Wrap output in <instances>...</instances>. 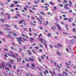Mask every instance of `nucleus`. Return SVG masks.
<instances>
[{
  "label": "nucleus",
  "instance_id": "nucleus-1",
  "mask_svg": "<svg viewBox=\"0 0 76 76\" xmlns=\"http://www.w3.org/2000/svg\"><path fill=\"white\" fill-rule=\"evenodd\" d=\"M16 39L18 40V42L20 45L22 44V43L21 42H23V40L22 39V38L21 37H19L18 38L16 37Z\"/></svg>",
  "mask_w": 76,
  "mask_h": 76
},
{
  "label": "nucleus",
  "instance_id": "nucleus-2",
  "mask_svg": "<svg viewBox=\"0 0 76 76\" xmlns=\"http://www.w3.org/2000/svg\"><path fill=\"white\" fill-rule=\"evenodd\" d=\"M62 75H64V74L65 76H67L68 75V73L65 71H63L62 72Z\"/></svg>",
  "mask_w": 76,
  "mask_h": 76
},
{
  "label": "nucleus",
  "instance_id": "nucleus-3",
  "mask_svg": "<svg viewBox=\"0 0 76 76\" xmlns=\"http://www.w3.org/2000/svg\"><path fill=\"white\" fill-rule=\"evenodd\" d=\"M28 60L30 61H31V62H33V61L34 60V58H28Z\"/></svg>",
  "mask_w": 76,
  "mask_h": 76
},
{
  "label": "nucleus",
  "instance_id": "nucleus-4",
  "mask_svg": "<svg viewBox=\"0 0 76 76\" xmlns=\"http://www.w3.org/2000/svg\"><path fill=\"white\" fill-rule=\"evenodd\" d=\"M7 65H8L10 67V69H12V66L10 64V63H8V64H7Z\"/></svg>",
  "mask_w": 76,
  "mask_h": 76
},
{
  "label": "nucleus",
  "instance_id": "nucleus-5",
  "mask_svg": "<svg viewBox=\"0 0 76 76\" xmlns=\"http://www.w3.org/2000/svg\"><path fill=\"white\" fill-rule=\"evenodd\" d=\"M48 23H49L48 22V21H46V23H44V26H47V25H48Z\"/></svg>",
  "mask_w": 76,
  "mask_h": 76
},
{
  "label": "nucleus",
  "instance_id": "nucleus-6",
  "mask_svg": "<svg viewBox=\"0 0 76 76\" xmlns=\"http://www.w3.org/2000/svg\"><path fill=\"white\" fill-rule=\"evenodd\" d=\"M37 20L39 21V22L40 23V24H41V25H42V21H41V20H40L39 19H38V18H37Z\"/></svg>",
  "mask_w": 76,
  "mask_h": 76
},
{
  "label": "nucleus",
  "instance_id": "nucleus-7",
  "mask_svg": "<svg viewBox=\"0 0 76 76\" xmlns=\"http://www.w3.org/2000/svg\"><path fill=\"white\" fill-rule=\"evenodd\" d=\"M45 57V54H43V56H41V58L42 60H44V58Z\"/></svg>",
  "mask_w": 76,
  "mask_h": 76
},
{
  "label": "nucleus",
  "instance_id": "nucleus-8",
  "mask_svg": "<svg viewBox=\"0 0 76 76\" xmlns=\"http://www.w3.org/2000/svg\"><path fill=\"white\" fill-rule=\"evenodd\" d=\"M73 20V18H69L68 19V21L69 22H72V20Z\"/></svg>",
  "mask_w": 76,
  "mask_h": 76
},
{
  "label": "nucleus",
  "instance_id": "nucleus-9",
  "mask_svg": "<svg viewBox=\"0 0 76 76\" xmlns=\"http://www.w3.org/2000/svg\"><path fill=\"white\" fill-rule=\"evenodd\" d=\"M65 28H66V30L69 31V29L68 28V25H65Z\"/></svg>",
  "mask_w": 76,
  "mask_h": 76
},
{
  "label": "nucleus",
  "instance_id": "nucleus-10",
  "mask_svg": "<svg viewBox=\"0 0 76 76\" xmlns=\"http://www.w3.org/2000/svg\"><path fill=\"white\" fill-rule=\"evenodd\" d=\"M27 51L28 53V55H29V56H31V55H32V53H31L30 50H28Z\"/></svg>",
  "mask_w": 76,
  "mask_h": 76
},
{
  "label": "nucleus",
  "instance_id": "nucleus-11",
  "mask_svg": "<svg viewBox=\"0 0 76 76\" xmlns=\"http://www.w3.org/2000/svg\"><path fill=\"white\" fill-rule=\"evenodd\" d=\"M51 29H53V30H54V29H55V30H56V27H55L54 26H52L51 27Z\"/></svg>",
  "mask_w": 76,
  "mask_h": 76
},
{
  "label": "nucleus",
  "instance_id": "nucleus-12",
  "mask_svg": "<svg viewBox=\"0 0 76 76\" xmlns=\"http://www.w3.org/2000/svg\"><path fill=\"white\" fill-rule=\"evenodd\" d=\"M64 8L65 9H67V10H70V8L66 6H64Z\"/></svg>",
  "mask_w": 76,
  "mask_h": 76
},
{
  "label": "nucleus",
  "instance_id": "nucleus-13",
  "mask_svg": "<svg viewBox=\"0 0 76 76\" xmlns=\"http://www.w3.org/2000/svg\"><path fill=\"white\" fill-rule=\"evenodd\" d=\"M30 41L31 42H33V41H34V39H33V38H32V37H30Z\"/></svg>",
  "mask_w": 76,
  "mask_h": 76
},
{
  "label": "nucleus",
  "instance_id": "nucleus-14",
  "mask_svg": "<svg viewBox=\"0 0 76 76\" xmlns=\"http://www.w3.org/2000/svg\"><path fill=\"white\" fill-rule=\"evenodd\" d=\"M17 60L18 62H20V61H21V58H17Z\"/></svg>",
  "mask_w": 76,
  "mask_h": 76
},
{
  "label": "nucleus",
  "instance_id": "nucleus-15",
  "mask_svg": "<svg viewBox=\"0 0 76 76\" xmlns=\"http://www.w3.org/2000/svg\"><path fill=\"white\" fill-rule=\"evenodd\" d=\"M15 4H12L10 5V7H15Z\"/></svg>",
  "mask_w": 76,
  "mask_h": 76
},
{
  "label": "nucleus",
  "instance_id": "nucleus-16",
  "mask_svg": "<svg viewBox=\"0 0 76 76\" xmlns=\"http://www.w3.org/2000/svg\"><path fill=\"white\" fill-rule=\"evenodd\" d=\"M44 45L45 47V48H47V50H48V48H47V43H44Z\"/></svg>",
  "mask_w": 76,
  "mask_h": 76
},
{
  "label": "nucleus",
  "instance_id": "nucleus-17",
  "mask_svg": "<svg viewBox=\"0 0 76 76\" xmlns=\"http://www.w3.org/2000/svg\"><path fill=\"white\" fill-rule=\"evenodd\" d=\"M49 3L50 4H53V5H55V3L52 1L49 2Z\"/></svg>",
  "mask_w": 76,
  "mask_h": 76
},
{
  "label": "nucleus",
  "instance_id": "nucleus-18",
  "mask_svg": "<svg viewBox=\"0 0 76 76\" xmlns=\"http://www.w3.org/2000/svg\"><path fill=\"white\" fill-rule=\"evenodd\" d=\"M52 72L53 73H53L52 74V76H54V75H56V74L55 72H54L53 71Z\"/></svg>",
  "mask_w": 76,
  "mask_h": 76
},
{
  "label": "nucleus",
  "instance_id": "nucleus-19",
  "mask_svg": "<svg viewBox=\"0 0 76 76\" xmlns=\"http://www.w3.org/2000/svg\"><path fill=\"white\" fill-rule=\"evenodd\" d=\"M4 30H5V31H10V29H9L7 28H4Z\"/></svg>",
  "mask_w": 76,
  "mask_h": 76
},
{
  "label": "nucleus",
  "instance_id": "nucleus-20",
  "mask_svg": "<svg viewBox=\"0 0 76 76\" xmlns=\"http://www.w3.org/2000/svg\"><path fill=\"white\" fill-rule=\"evenodd\" d=\"M67 3V1L65 0H64L62 2V3H63L64 4H66V3Z\"/></svg>",
  "mask_w": 76,
  "mask_h": 76
},
{
  "label": "nucleus",
  "instance_id": "nucleus-21",
  "mask_svg": "<svg viewBox=\"0 0 76 76\" xmlns=\"http://www.w3.org/2000/svg\"><path fill=\"white\" fill-rule=\"evenodd\" d=\"M40 14H41V15H43L44 16H45V14L44 13V12H40Z\"/></svg>",
  "mask_w": 76,
  "mask_h": 76
},
{
  "label": "nucleus",
  "instance_id": "nucleus-22",
  "mask_svg": "<svg viewBox=\"0 0 76 76\" xmlns=\"http://www.w3.org/2000/svg\"><path fill=\"white\" fill-rule=\"evenodd\" d=\"M72 31H73V32H76V28H73L72 29Z\"/></svg>",
  "mask_w": 76,
  "mask_h": 76
},
{
  "label": "nucleus",
  "instance_id": "nucleus-23",
  "mask_svg": "<svg viewBox=\"0 0 76 76\" xmlns=\"http://www.w3.org/2000/svg\"><path fill=\"white\" fill-rule=\"evenodd\" d=\"M45 9L46 10H48V7H47V6H45Z\"/></svg>",
  "mask_w": 76,
  "mask_h": 76
},
{
  "label": "nucleus",
  "instance_id": "nucleus-24",
  "mask_svg": "<svg viewBox=\"0 0 76 76\" xmlns=\"http://www.w3.org/2000/svg\"><path fill=\"white\" fill-rule=\"evenodd\" d=\"M39 1H34V3H35V4H38V3H39Z\"/></svg>",
  "mask_w": 76,
  "mask_h": 76
},
{
  "label": "nucleus",
  "instance_id": "nucleus-25",
  "mask_svg": "<svg viewBox=\"0 0 76 76\" xmlns=\"http://www.w3.org/2000/svg\"><path fill=\"white\" fill-rule=\"evenodd\" d=\"M63 34H64V35H68V34H69V33L64 32H63Z\"/></svg>",
  "mask_w": 76,
  "mask_h": 76
},
{
  "label": "nucleus",
  "instance_id": "nucleus-26",
  "mask_svg": "<svg viewBox=\"0 0 76 76\" xmlns=\"http://www.w3.org/2000/svg\"><path fill=\"white\" fill-rule=\"evenodd\" d=\"M40 41L42 44H44V43L43 42H42V41H43V39L42 38H40Z\"/></svg>",
  "mask_w": 76,
  "mask_h": 76
},
{
  "label": "nucleus",
  "instance_id": "nucleus-27",
  "mask_svg": "<svg viewBox=\"0 0 76 76\" xmlns=\"http://www.w3.org/2000/svg\"><path fill=\"white\" fill-rule=\"evenodd\" d=\"M72 25L73 26H76V24L74 23H72Z\"/></svg>",
  "mask_w": 76,
  "mask_h": 76
},
{
  "label": "nucleus",
  "instance_id": "nucleus-28",
  "mask_svg": "<svg viewBox=\"0 0 76 76\" xmlns=\"http://www.w3.org/2000/svg\"><path fill=\"white\" fill-rule=\"evenodd\" d=\"M5 26H7V27H11V26H10L8 24H5Z\"/></svg>",
  "mask_w": 76,
  "mask_h": 76
},
{
  "label": "nucleus",
  "instance_id": "nucleus-29",
  "mask_svg": "<svg viewBox=\"0 0 76 76\" xmlns=\"http://www.w3.org/2000/svg\"><path fill=\"white\" fill-rule=\"evenodd\" d=\"M31 65H32V66L33 67H35V65L33 63L31 64Z\"/></svg>",
  "mask_w": 76,
  "mask_h": 76
},
{
  "label": "nucleus",
  "instance_id": "nucleus-30",
  "mask_svg": "<svg viewBox=\"0 0 76 76\" xmlns=\"http://www.w3.org/2000/svg\"><path fill=\"white\" fill-rule=\"evenodd\" d=\"M66 50L67 52L68 53H70V51H69L67 48H66Z\"/></svg>",
  "mask_w": 76,
  "mask_h": 76
},
{
  "label": "nucleus",
  "instance_id": "nucleus-31",
  "mask_svg": "<svg viewBox=\"0 0 76 76\" xmlns=\"http://www.w3.org/2000/svg\"><path fill=\"white\" fill-rule=\"evenodd\" d=\"M54 46L55 48H57L59 49V47L58 46H57V45H54Z\"/></svg>",
  "mask_w": 76,
  "mask_h": 76
},
{
  "label": "nucleus",
  "instance_id": "nucleus-32",
  "mask_svg": "<svg viewBox=\"0 0 76 76\" xmlns=\"http://www.w3.org/2000/svg\"><path fill=\"white\" fill-rule=\"evenodd\" d=\"M23 21H20L18 23V24H21L22 23Z\"/></svg>",
  "mask_w": 76,
  "mask_h": 76
},
{
  "label": "nucleus",
  "instance_id": "nucleus-33",
  "mask_svg": "<svg viewBox=\"0 0 76 76\" xmlns=\"http://www.w3.org/2000/svg\"><path fill=\"white\" fill-rule=\"evenodd\" d=\"M30 24H31V25H33V26H35V24L34 23H30Z\"/></svg>",
  "mask_w": 76,
  "mask_h": 76
},
{
  "label": "nucleus",
  "instance_id": "nucleus-34",
  "mask_svg": "<svg viewBox=\"0 0 76 76\" xmlns=\"http://www.w3.org/2000/svg\"><path fill=\"white\" fill-rule=\"evenodd\" d=\"M58 28L59 29L60 31H61V27H60V26H59L58 27Z\"/></svg>",
  "mask_w": 76,
  "mask_h": 76
},
{
  "label": "nucleus",
  "instance_id": "nucleus-35",
  "mask_svg": "<svg viewBox=\"0 0 76 76\" xmlns=\"http://www.w3.org/2000/svg\"><path fill=\"white\" fill-rule=\"evenodd\" d=\"M14 4H17L18 3V2L17 1H15L14 2Z\"/></svg>",
  "mask_w": 76,
  "mask_h": 76
},
{
  "label": "nucleus",
  "instance_id": "nucleus-36",
  "mask_svg": "<svg viewBox=\"0 0 76 76\" xmlns=\"http://www.w3.org/2000/svg\"><path fill=\"white\" fill-rule=\"evenodd\" d=\"M29 12H30V13H32L33 14L34 13V12H33V11H32V10H29Z\"/></svg>",
  "mask_w": 76,
  "mask_h": 76
},
{
  "label": "nucleus",
  "instance_id": "nucleus-37",
  "mask_svg": "<svg viewBox=\"0 0 76 76\" xmlns=\"http://www.w3.org/2000/svg\"><path fill=\"white\" fill-rule=\"evenodd\" d=\"M64 20H68V18H64Z\"/></svg>",
  "mask_w": 76,
  "mask_h": 76
},
{
  "label": "nucleus",
  "instance_id": "nucleus-38",
  "mask_svg": "<svg viewBox=\"0 0 76 76\" xmlns=\"http://www.w3.org/2000/svg\"><path fill=\"white\" fill-rule=\"evenodd\" d=\"M38 61H39V62H41L42 61H41V58H38Z\"/></svg>",
  "mask_w": 76,
  "mask_h": 76
},
{
  "label": "nucleus",
  "instance_id": "nucleus-39",
  "mask_svg": "<svg viewBox=\"0 0 76 76\" xmlns=\"http://www.w3.org/2000/svg\"><path fill=\"white\" fill-rule=\"evenodd\" d=\"M25 59L26 61H29V60L26 58V57H25Z\"/></svg>",
  "mask_w": 76,
  "mask_h": 76
},
{
  "label": "nucleus",
  "instance_id": "nucleus-40",
  "mask_svg": "<svg viewBox=\"0 0 76 76\" xmlns=\"http://www.w3.org/2000/svg\"><path fill=\"white\" fill-rule=\"evenodd\" d=\"M0 14H1V15L2 16H4V12H1L0 13Z\"/></svg>",
  "mask_w": 76,
  "mask_h": 76
},
{
  "label": "nucleus",
  "instance_id": "nucleus-41",
  "mask_svg": "<svg viewBox=\"0 0 76 76\" xmlns=\"http://www.w3.org/2000/svg\"><path fill=\"white\" fill-rule=\"evenodd\" d=\"M31 76V74L30 73H27L26 74V76Z\"/></svg>",
  "mask_w": 76,
  "mask_h": 76
},
{
  "label": "nucleus",
  "instance_id": "nucleus-42",
  "mask_svg": "<svg viewBox=\"0 0 76 76\" xmlns=\"http://www.w3.org/2000/svg\"><path fill=\"white\" fill-rule=\"evenodd\" d=\"M39 17L41 19V20H43V18H42V16H39Z\"/></svg>",
  "mask_w": 76,
  "mask_h": 76
},
{
  "label": "nucleus",
  "instance_id": "nucleus-43",
  "mask_svg": "<svg viewBox=\"0 0 76 76\" xmlns=\"http://www.w3.org/2000/svg\"><path fill=\"white\" fill-rule=\"evenodd\" d=\"M39 28L41 30H42V29H43V28H42V27H39Z\"/></svg>",
  "mask_w": 76,
  "mask_h": 76
},
{
  "label": "nucleus",
  "instance_id": "nucleus-44",
  "mask_svg": "<svg viewBox=\"0 0 76 76\" xmlns=\"http://www.w3.org/2000/svg\"><path fill=\"white\" fill-rule=\"evenodd\" d=\"M50 63L51 64L53 63H54V61L51 60H50Z\"/></svg>",
  "mask_w": 76,
  "mask_h": 76
},
{
  "label": "nucleus",
  "instance_id": "nucleus-45",
  "mask_svg": "<svg viewBox=\"0 0 76 76\" xmlns=\"http://www.w3.org/2000/svg\"><path fill=\"white\" fill-rule=\"evenodd\" d=\"M12 57H14V58H16V56L15 55H13V54H12Z\"/></svg>",
  "mask_w": 76,
  "mask_h": 76
},
{
  "label": "nucleus",
  "instance_id": "nucleus-46",
  "mask_svg": "<svg viewBox=\"0 0 76 76\" xmlns=\"http://www.w3.org/2000/svg\"><path fill=\"white\" fill-rule=\"evenodd\" d=\"M57 45L59 46V47H62V45H61L60 44H57Z\"/></svg>",
  "mask_w": 76,
  "mask_h": 76
},
{
  "label": "nucleus",
  "instance_id": "nucleus-47",
  "mask_svg": "<svg viewBox=\"0 0 76 76\" xmlns=\"http://www.w3.org/2000/svg\"><path fill=\"white\" fill-rule=\"evenodd\" d=\"M7 55H8V56H10V57H12V55H10V54L9 53H7Z\"/></svg>",
  "mask_w": 76,
  "mask_h": 76
},
{
  "label": "nucleus",
  "instance_id": "nucleus-48",
  "mask_svg": "<svg viewBox=\"0 0 76 76\" xmlns=\"http://www.w3.org/2000/svg\"><path fill=\"white\" fill-rule=\"evenodd\" d=\"M16 15H17L18 17H20V14H17Z\"/></svg>",
  "mask_w": 76,
  "mask_h": 76
},
{
  "label": "nucleus",
  "instance_id": "nucleus-49",
  "mask_svg": "<svg viewBox=\"0 0 76 76\" xmlns=\"http://www.w3.org/2000/svg\"><path fill=\"white\" fill-rule=\"evenodd\" d=\"M47 35H48V37H50V36H51V34L50 33H49Z\"/></svg>",
  "mask_w": 76,
  "mask_h": 76
},
{
  "label": "nucleus",
  "instance_id": "nucleus-50",
  "mask_svg": "<svg viewBox=\"0 0 76 76\" xmlns=\"http://www.w3.org/2000/svg\"><path fill=\"white\" fill-rule=\"evenodd\" d=\"M55 25L56 26L58 27V26H59V24H58L57 23H55Z\"/></svg>",
  "mask_w": 76,
  "mask_h": 76
},
{
  "label": "nucleus",
  "instance_id": "nucleus-51",
  "mask_svg": "<svg viewBox=\"0 0 76 76\" xmlns=\"http://www.w3.org/2000/svg\"><path fill=\"white\" fill-rule=\"evenodd\" d=\"M24 10H25L26 11H27L28 10H27V9L25 7H24Z\"/></svg>",
  "mask_w": 76,
  "mask_h": 76
},
{
  "label": "nucleus",
  "instance_id": "nucleus-52",
  "mask_svg": "<svg viewBox=\"0 0 76 76\" xmlns=\"http://www.w3.org/2000/svg\"><path fill=\"white\" fill-rule=\"evenodd\" d=\"M6 15H7V16H10V15L9 13H6Z\"/></svg>",
  "mask_w": 76,
  "mask_h": 76
},
{
  "label": "nucleus",
  "instance_id": "nucleus-53",
  "mask_svg": "<svg viewBox=\"0 0 76 76\" xmlns=\"http://www.w3.org/2000/svg\"><path fill=\"white\" fill-rule=\"evenodd\" d=\"M1 64H2V67H3V69H4V65H3V64L1 63Z\"/></svg>",
  "mask_w": 76,
  "mask_h": 76
},
{
  "label": "nucleus",
  "instance_id": "nucleus-54",
  "mask_svg": "<svg viewBox=\"0 0 76 76\" xmlns=\"http://www.w3.org/2000/svg\"><path fill=\"white\" fill-rule=\"evenodd\" d=\"M39 75H40L41 76H43V75H42V72H40Z\"/></svg>",
  "mask_w": 76,
  "mask_h": 76
},
{
  "label": "nucleus",
  "instance_id": "nucleus-55",
  "mask_svg": "<svg viewBox=\"0 0 76 76\" xmlns=\"http://www.w3.org/2000/svg\"><path fill=\"white\" fill-rule=\"evenodd\" d=\"M45 72H46L48 74L49 72H48V70H45Z\"/></svg>",
  "mask_w": 76,
  "mask_h": 76
},
{
  "label": "nucleus",
  "instance_id": "nucleus-56",
  "mask_svg": "<svg viewBox=\"0 0 76 76\" xmlns=\"http://www.w3.org/2000/svg\"><path fill=\"white\" fill-rule=\"evenodd\" d=\"M20 51H19V53H21V51H22V49L21 48H19Z\"/></svg>",
  "mask_w": 76,
  "mask_h": 76
},
{
  "label": "nucleus",
  "instance_id": "nucleus-57",
  "mask_svg": "<svg viewBox=\"0 0 76 76\" xmlns=\"http://www.w3.org/2000/svg\"><path fill=\"white\" fill-rule=\"evenodd\" d=\"M23 30L24 31H27V28H23Z\"/></svg>",
  "mask_w": 76,
  "mask_h": 76
},
{
  "label": "nucleus",
  "instance_id": "nucleus-58",
  "mask_svg": "<svg viewBox=\"0 0 76 76\" xmlns=\"http://www.w3.org/2000/svg\"><path fill=\"white\" fill-rule=\"evenodd\" d=\"M21 35L22 36H23V37H24L25 38V35L23 34H21Z\"/></svg>",
  "mask_w": 76,
  "mask_h": 76
},
{
  "label": "nucleus",
  "instance_id": "nucleus-59",
  "mask_svg": "<svg viewBox=\"0 0 76 76\" xmlns=\"http://www.w3.org/2000/svg\"><path fill=\"white\" fill-rule=\"evenodd\" d=\"M1 22L2 23H4V20H3V19H2Z\"/></svg>",
  "mask_w": 76,
  "mask_h": 76
},
{
  "label": "nucleus",
  "instance_id": "nucleus-60",
  "mask_svg": "<svg viewBox=\"0 0 76 76\" xmlns=\"http://www.w3.org/2000/svg\"><path fill=\"white\" fill-rule=\"evenodd\" d=\"M44 4L45 5V6H47V5L48 6H49V4H47V3H45Z\"/></svg>",
  "mask_w": 76,
  "mask_h": 76
},
{
  "label": "nucleus",
  "instance_id": "nucleus-61",
  "mask_svg": "<svg viewBox=\"0 0 76 76\" xmlns=\"http://www.w3.org/2000/svg\"><path fill=\"white\" fill-rule=\"evenodd\" d=\"M66 68H67V69H70V67H69V66H66Z\"/></svg>",
  "mask_w": 76,
  "mask_h": 76
},
{
  "label": "nucleus",
  "instance_id": "nucleus-62",
  "mask_svg": "<svg viewBox=\"0 0 76 76\" xmlns=\"http://www.w3.org/2000/svg\"><path fill=\"white\" fill-rule=\"evenodd\" d=\"M39 52H42V50L41 49H39Z\"/></svg>",
  "mask_w": 76,
  "mask_h": 76
},
{
  "label": "nucleus",
  "instance_id": "nucleus-63",
  "mask_svg": "<svg viewBox=\"0 0 76 76\" xmlns=\"http://www.w3.org/2000/svg\"><path fill=\"white\" fill-rule=\"evenodd\" d=\"M65 70L66 72H69V70H68L67 69V68H65Z\"/></svg>",
  "mask_w": 76,
  "mask_h": 76
},
{
  "label": "nucleus",
  "instance_id": "nucleus-64",
  "mask_svg": "<svg viewBox=\"0 0 76 76\" xmlns=\"http://www.w3.org/2000/svg\"><path fill=\"white\" fill-rule=\"evenodd\" d=\"M10 10L11 12H14V10H13V9H11Z\"/></svg>",
  "mask_w": 76,
  "mask_h": 76
}]
</instances>
